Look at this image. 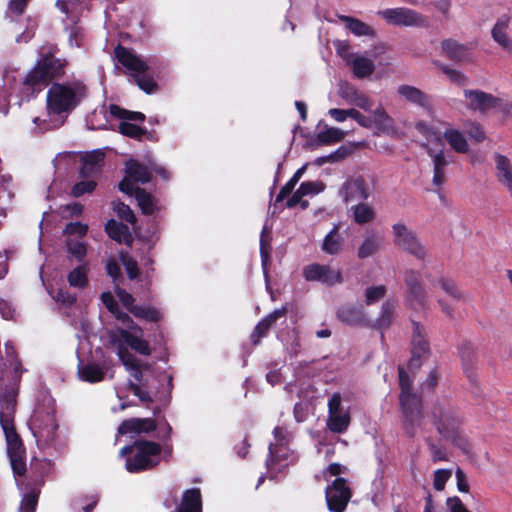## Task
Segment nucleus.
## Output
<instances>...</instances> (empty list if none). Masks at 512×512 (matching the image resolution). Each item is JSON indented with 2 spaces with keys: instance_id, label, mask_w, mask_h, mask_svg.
<instances>
[{
  "instance_id": "obj_1",
  "label": "nucleus",
  "mask_w": 512,
  "mask_h": 512,
  "mask_svg": "<svg viewBox=\"0 0 512 512\" xmlns=\"http://www.w3.org/2000/svg\"><path fill=\"white\" fill-rule=\"evenodd\" d=\"M88 88L80 80L52 83L47 92L46 103L50 114L61 115L72 112L87 97Z\"/></svg>"
},
{
  "instance_id": "obj_2",
  "label": "nucleus",
  "mask_w": 512,
  "mask_h": 512,
  "mask_svg": "<svg viewBox=\"0 0 512 512\" xmlns=\"http://www.w3.org/2000/svg\"><path fill=\"white\" fill-rule=\"evenodd\" d=\"M66 66L65 59L57 58L51 52L42 55L24 78V89L31 94L41 92L64 76Z\"/></svg>"
},
{
  "instance_id": "obj_3",
  "label": "nucleus",
  "mask_w": 512,
  "mask_h": 512,
  "mask_svg": "<svg viewBox=\"0 0 512 512\" xmlns=\"http://www.w3.org/2000/svg\"><path fill=\"white\" fill-rule=\"evenodd\" d=\"M114 57L132 77L134 83L145 93L153 94L158 90V84L150 74V67L143 59L129 48L118 44L114 48Z\"/></svg>"
},
{
  "instance_id": "obj_4",
  "label": "nucleus",
  "mask_w": 512,
  "mask_h": 512,
  "mask_svg": "<svg viewBox=\"0 0 512 512\" xmlns=\"http://www.w3.org/2000/svg\"><path fill=\"white\" fill-rule=\"evenodd\" d=\"M136 453L126 458V469L130 473L150 470L160 462L162 447L159 443L149 440L134 441Z\"/></svg>"
},
{
  "instance_id": "obj_5",
  "label": "nucleus",
  "mask_w": 512,
  "mask_h": 512,
  "mask_svg": "<svg viewBox=\"0 0 512 512\" xmlns=\"http://www.w3.org/2000/svg\"><path fill=\"white\" fill-rule=\"evenodd\" d=\"M399 404L403 414V429L405 434L413 438L423 419L422 396L414 392L399 395Z\"/></svg>"
},
{
  "instance_id": "obj_6",
  "label": "nucleus",
  "mask_w": 512,
  "mask_h": 512,
  "mask_svg": "<svg viewBox=\"0 0 512 512\" xmlns=\"http://www.w3.org/2000/svg\"><path fill=\"white\" fill-rule=\"evenodd\" d=\"M430 416L433 425L442 437L460 428L463 423L453 406L439 400L433 404Z\"/></svg>"
},
{
  "instance_id": "obj_7",
  "label": "nucleus",
  "mask_w": 512,
  "mask_h": 512,
  "mask_svg": "<svg viewBox=\"0 0 512 512\" xmlns=\"http://www.w3.org/2000/svg\"><path fill=\"white\" fill-rule=\"evenodd\" d=\"M378 15L389 25L418 28L429 27L426 16L406 7L387 8L379 11Z\"/></svg>"
},
{
  "instance_id": "obj_8",
  "label": "nucleus",
  "mask_w": 512,
  "mask_h": 512,
  "mask_svg": "<svg viewBox=\"0 0 512 512\" xmlns=\"http://www.w3.org/2000/svg\"><path fill=\"white\" fill-rule=\"evenodd\" d=\"M406 285V304L414 310L425 309L428 302V293L422 280L420 271L407 269L404 272Z\"/></svg>"
},
{
  "instance_id": "obj_9",
  "label": "nucleus",
  "mask_w": 512,
  "mask_h": 512,
  "mask_svg": "<svg viewBox=\"0 0 512 512\" xmlns=\"http://www.w3.org/2000/svg\"><path fill=\"white\" fill-rule=\"evenodd\" d=\"M142 368H148V364L139 363L136 368H131L128 371L131 372L132 377L136 382L129 381L128 390L138 397V399L145 405L154 402L155 398H160V391L156 385H154V380L150 381L148 378H144Z\"/></svg>"
},
{
  "instance_id": "obj_10",
  "label": "nucleus",
  "mask_w": 512,
  "mask_h": 512,
  "mask_svg": "<svg viewBox=\"0 0 512 512\" xmlns=\"http://www.w3.org/2000/svg\"><path fill=\"white\" fill-rule=\"evenodd\" d=\"M352 490L343 477H337L325 489V499L330 512H345L352 498Z\"/></svg>"
},
{
  "instance_id": "obj_11",
  "label": "nucleus",
  "mask_w": 512,
  "mask_h": 512,
  "mask_svg": "<svg viewBox=\"0 0 512 512\" xmlns=\"http://www.w3.org/2000/svg\"><path fill=\"white\" fill-rule=\"evenodd\" d=\"M394 242L401 249L407 251L417 259L423 260L426 251L417 239L415 233L407 228L405 224L396 223L392 226Z\"/></svg>"
},
{
  "instance_id": "obj_12",
  "label": "nucleus",
  "mask_w": 512,
  "mask_h": 512,
  "mask_svg": "<svg viewBox=\"0 0 512 512\" xmlns=\"http://www.w3.org/2000/svg\"><path fill=\"white\" fill-rule=\"evenodd\" d=\"M303 277L306 281L320 282L332 287L343 282V276L339 269H333L329 265L312 263L303 268Z\"/></svg>"
},
{
  "instance_id": "obj_13",
  "label": "nucleus",
  "mask_w": 512,
  "mask_h": 512,
  "mask_svg": "<svg viewBox=\"0 0 512 512\" xmlns=\"http://www.w3.org/2000/svg\"><path fill=\"white\" fill-rule=\"evenodd\" d=\"M464 97L468 100V109L481 113L499 107L502 102L500 98L478 89H465Z\"/></svg>"
},
{
  "instance_id": "obj_14",
  "label": "nucleus",
  "mask_w": 512,
  "mask_h": 512,
  "mask_svg": "<svg viewBox=\"0 0 512 512\" xmlns=\"http://www.w3.org/2000/svg\"><path fill=\"white\" fill-rule=\"evenodd\" d=\"M0 425L6 439L7 454H25L26 449L20 435L16 431L13 415L10 413L0 412Z\"/></svg>"
},
{
  "instance_id": "obj_15",
  "label": "nucleus",
  "mask_w": 512,
  "mask_h": 512,
  "mask_svg": "<svg viewBox=\"0 0 512 512\" xmlns=\"http://www.w3.org/2000/svg\"><path fill=\"white\" fill-rule=\"evenodd\" d=\"M105 153L101 150L87 152L80 160L79 177L96 179L101 171Z\"/></svg>"
},
{
  "instance_id": "obj_16",
  "label": "nucleus",
  "mask_w": 512,
  "mask_h": 512,
  "mask_svg": "<svg viewBox=\"0 0 512 512\" xmlns=\"http://www.w3.org/2000/svg\"><path fill=\"white\" fill-rule=\"evenodd\" d=\"M288 313V305H284L279 309H275L261 321L257 323L254 330L250 335L253 345H258L262 338L266 337L271 327L277 322L278 319L285 317Z\"/></svg>"
},
{
  "instance_id": "obj_17",
  "label": "nucleus",
  "mask_w": 512,
  "mask_h": 512,
  "mask_svg": "<svg viewBox=\"0 0 512 512\" xmlns=\"http://www.w3.org/2000/svg\"><path fill=\"white\" fill-rule=\"evenodd\" d=\"M344 200L349 201H365L370 196L368 184L363 176H357L348 179L344 185Z\"/></svg>"
},
{
  "instance_id": "obj_18",
  "label": "nucleus",
  "mask_w": 512,
  "mask_h": 512,
  "mask_svg": "<svg viewBox=\"0 0 512 512\" xmlns=\"http://www.w3.org/2000/svg\"><path fill=\"white\" fill-rule=\"evenodd\" d=\"M157 423L153 418H129L121 422L118 427L120 435L142 434L155 431Z\"/></svg>"
},
{
  "instance_id": "obj_19",
  "label": "nucleus",
  "mask_w": 512,
  "mask_h": 512,
  "mask_svg": "<svg viewBox=\"0 0 512 512\" xmlns=\"http://www.w3.org/2000/svg\"><path fill=\"white\" fill-rule=\"evenodd\" d=\"M273 436L276 442L269 444L266 465H269L270 461H277L286 456L285 454H280L279 451L287 450L289 442L287 429L285 427L276 426L273 429Z\"/></svg>"
},
{
  "instance_id": "obj_20",
  "label": "nucleus",
  "mask_w": 512,
  "mask_h": 512,
  "mask_svg": "<svg viewBox=\"0 0 512 512\" xmlns=\"http://www.w3.org/2000/svg\"><path fill=\"white\" fill-rule=\"evenodd\" d=\"M336 315L341 322L351 326L364 325L367 322L362 306L343 305L337 310Z\"/></svg>"
},
{
  "instance_id": "obj_21",
  "label": "nucleus",
  "mask_w": 512,
  "mask_h": 512,
  "mask_svg": "<svg viewBox=\"0 0 512 512\" xmlns=\"http://www.w3.org/2000/svg\"><path fill=\"white\" fill-rule=\"evenodd\" d=\"M171 512H202V494L199 488H190L183 492L180 503Z\"/></svg>"
},
{
  "instance_id": "obj_22",
  "label": "nucleus",
  "mask_w": 512,
  "mask_h": 512,
  "mask_svg": "<svg viewBox=\"0 0 512 512\" xmlns=\"http://www.w3.org/2000/svg\"><path fill=\"white\" fill-rule=\"evenodd\" d=\"M441 48L443 53L455 62L467 61L470 58V47L454 39H444L441 42Z\"/></svg>"
},
{
  "instance_id": "obj_23",
  "label": "nucleus",
  "mask_w": 512,
  "mask_h": 512,
  "mask_svg": "<svg viewBox=\"0 0 512 512\" xmlns=\"http://www.w3.org/2000/svg\"><path fill=\"white\" fill-rule=\"evenodd\" d=\"M105 232L117 243H124L127 246L133 244V236L129 227L122 222L110 219L105 224Z\"/></svg>"
},
{
  "instance_id": "obj_24",
  "label": "nucleus",
  "mask_w": 512,
  "mask_h": 512,
  "mask_svg": "<svg viewBox=\"0 0 512 512\" xmlns=\"http://www.w3.org/2000/svg\"><path fill=\"white\" fill-rule=\"evenodd\" d=\"M125 174L136 183L146 184L152 179L151 170L136 159H130L125 165Z\"/></svg>"
},
{
  "instance_id": "obj_25",
  "label": "nucleus",
  "mask_w": 512,
  "mask_h": 512,
  "mask_svg": "<svg viewBox=\"0 0 512 512\" xmlns=\"http://www.w3.org/2000/svg\"><path fill=\"white\" fill-rule=\"evenodd\" d=\"M494 158L498 181L508 189L512 196V166L510 160L499 153L495 154Z\"/></svg>"
},
{
  "instance_id": "obj_26",
  "label": "nucleus",
  "mask_w": 512,
  "mask_h": 512,
  "mask_svg": "<svg viewBox=\"0 0 512 512\" xmlns=\"http://www.w3.org/2000/svg\"><path fill=\"white\" fill-rule=\"evenodd\" d=\"M413 335L411 340V353L430 354L429 342L426 339L425 329L421 323L412 321Z\"/></svg>"
},
{
  "instance_id": "obj_27",
  "label": "nucleus",
  "mask_w": 512,
  "mask_h": 512,
  "mask_svg": "<svg viewBox=\"0 0 512 512\" xmlns=\"http://www.w3.org/2000/svg\"><path fill=\"white\" fill-rule=\"evenodd\" d=\"M508 24L509 18L507 16L499 18L492 28L491 35L493 40L504 50L512 52V42L506 32Z\"/></svg>"
},
{
  "instance_id": "obj_28",
  "label": "nucleus",
  "mask_w": 512,
  "mask_h": 512,
  "mask_svg": "<svg viewBox=\"0 0 512 512\" xmlns=\"http://www.w3.org/2000/svg\"><path fill=\"white\" fill-rule=\"evenodd\" d=\"M345 132L336 127H328L319 132L315 138L311 139L308 144L312 147L320 145H329L342 141L345 137Z\"/></svg>"
},
{
  "instance_id": "obj_29",
  "label": "nucleus",
  "mask_w": 512,
  "mask_h": 512,
  "mask_svg": "<svg viewBox=\"0 0 512 512\" xmlns=\"http://www.w3.org/2000/svg\"><path fill=\"white\" fill-rule=\"evenodd\" d=\"M344 239L339 234V225H335L333 229L325 236L321 249L329 255H336L343 249Z\"/></svg>"
},
{
  "instance_id": "obj_30",
  "label": "nucleus",
  "mask_w": 512,
  "mask_h": 512,
  "mask_svg": "<svg viewBox=\"0 0 512 512\" xmlns=\"http://www.w3.org/2000/svg\"><path fill=\"white\" fill-rule=\"evenodd\" d=\"M119 335L122 341L125 342L135 352L144 356H149L151 354L148 341L132 334L130 331L125 329H119Z\"/></svg>"
},
{
  "instance_id": "obj_31",
  "label": "nucleus",
  "mask_w": 512,
  "mask_h": 512,
  "mask_svg": "<svg viewBox=\"0 0 512 512\" xmlns=\"http://www.w3.org/2000/svg\"><path fill=\"white\" fill-rule=\"evenodd\" d=\"M428 155L432 157L434 165L432 182L435 186L440 187L445 182V168L448 165V161L442 150L434 153L432 149H429Z\"/></svg>"
},
{
  "instance_id": "obj_32",
  "label": "nucleus",
  "mask_w": 512,
  "mask_h": 512,
  "mask_svg": "<svg viewBox=\"0 0 512 512\" xmlns=\"http://www.w3.org/2000/svg\"><path fill=\"white\" fill-rule=\"evenodd\" d=\"M443 137L455 152L464 154L469 151L467 139L458 129H446Z\"/></svg>"
},
{
  "instance_id": "obj_33",
  "label": "nucleus",
  "mask_w": 512,
  "mask_h": 512,
  "mask_svg": "<svg viewBox=\"0 0 512 512\" xmlns=\"http://www.w3.org/2000/svg\"><path fill=\"white\" fill-rule=\"evenodd\" d=\"M396 305L397 302L394 299H388L385 302H383L381 306L380 315L374 323V328H376L377 330H383L390 327L394 318Z\"/></svg>"
},
{
  "instance_id": "obj_34",
  "label": "nucleus",
  "mask_w": 512,
  "mask_h": 512,
  "mask_svg": "<svg viewBox=\"0 0 512 512\" xmlns=\"http://www.w3.org/2000/svg\"><path fill=\"white\" fill-rule=\"evenodd\" d=\"M135 199L143 215L149 216L157 210V200L144 188L136 187Z\"/></svg>"
},
{
  "instance_id": "obj_35",
  "label": "nucleus",
  "mask_w": 512,
  "mask_h": 512,
  "mask_svg": "<svg viewBox=\"0 0 512 512\" xmlns=\"http://www.w3.org/2000/svg\"><path fill=\"white\" fill-rule=\"evenodd\" d=\"M351 33L356 36H374V29L363 21L351 16L342 15L339 17Z\"/></svg>"
},
{
  "instance_id": "obj_36",
  "label": "nucleus",
  "mask_w": 512,
  "mask_h": 512,
  "mask_svg": "<svg viewBox=\"0 0 512 512\" xmlns=\"http://www.w3.org/2000/svg\"><path fill=\"white\" fill-rule=\"evenodd\" d=\"M105 369L96 363H87L79 368V375L83 381L97 383L105 378Z\"/></svg>"
},
{
  "instance_id": "obj_37",
  "label": "nucleus",
  "mask_w": 512,
  "mask_h": 512,
  "mask_svg": "<svg viewBox=\"0 0 512 512\" xmlns=\"http://www.w3.org/2000/svg\"><path fill=\"white\" fill-rule=\"evenodd\" d=\"M351 422L349 411H343L333 415H328L327 427L328 429L337 434L344 433Z\"/></svg>"
},
{
  "instance_id": "obj_38",
  "label": "nucleus",
  "mask_w": 512,
  "mask_h": 512,
  "mask_svg": "<svg viewBox=\"0 0 512 512\" xmlns=\"http://www.w3.org/2000/svg\"><path fill=\"white\" fill-rule=\"evenodd\" d=\"M397 92L407 101L419 106L424 107L428 103L426 94L417 87L410 85H400L397 89Z\"/></svg>"
},
{
  "instance_id": "obj_39",
  "label": "nucleus",
  "mask_w": 512,
  "mask_h": 512,
  "mask_svg": "<svg viewBox=\"0 0 512 512\" xmlns=\"http://www.w3.org/2000/svg\"><path fill=\"white\" fill-rule=\"evenodd\" d=\"M67 281L71 287L79 289L85 288L89 283L88 265L82 264L75 267L68 273Z\"/></svg>"
},
{
  "instance_id": "obj_40",
  "label": "nucleus",
  "mask_w": 512,
  "mask_h": 512,
  "mask_svg": "<svg viewBox=\"0 0 512 512\" xmlns=\"http://www.w3.org/2000/svg\"><path fill=\"white\" fill-rule=\"evenodd\" d=\"M109 111L112 116L123 121L144 122L146 119L144 113L138 111H130L116 104H111L109 106Z\"/></svg>"
},
{
  "instance_id": "obj_41",
  "label": "nucleus",
  "mask_w": 512,
  "mask_h": 512,
  "mask_svg": "<svg viewBox=\"0 0 512 512\" xmlns=\"http://www.w3.org/2000/svg\"><path fill=\"white\" fill-rule=\"evenodd\" d=\"M351 210L353 212V219L355 223L359 225L369 223L375 218V211L373 208L363 202L352 206Z\"/></svg>"
},
{
  "instance_id": "obj_42",
  "label": "nucleus",
  "mask_w": 512,
  "mask_h": 512,
  "mask_svg": "<svg viewBox=\"0 0 512 512\" xmlns=\"http://www.w3.org/2000/svg\"><path fill=\"white\" fill-rule=\"evenodd\" d=\"M353 73L357 78H366L375 71L374 62L366 57H356L353 60Z\"/></svg>"
},
{
  "instance_id": "obj_43",
  "label": "nucleus",
  "mask_w": 512,
  "mask_h": 512,
  "mask_svg": "<svg viewBox=\"0 0 512 512\" xmlns=\"http://www.w3.org/2000/svg\"><path fill=\"white\" fill-rule=\"evenodd\" d=\"M306 170V165L300 167L293 176L285 183L284 186L281 187L279 193L275 199V205L279 202H282L286 197H288L294 190L295 186L301 179L302 175Z\"/></svg>"
},
{
  "instance_id": "obj_44",
  "label": "nucleus",
  "mask_w": 512,
  "mask_h": 512,
  "mask_svg": "<svg viewBox=\"0 0 512 512\" xmlns=\"http://www.w3.org/2000/svg\"><path fill=\"white\" fill-rule=\"evenodd\" d=\"M381 238L376 235H369L365 237L363 243L358 248L357 255L360 259H365L372 256L379 249Z\"/></svg>"
},
{
  "instance_id": "obj_45",
  "label": "nucleus",
  "mask_w": 512,
  "mask_h": 512,
  "mask_svg": "<svg viewBox=\"0 0 512 512\" xmlns=\"http://www.w3.org/2000/svg\"><path fill=\"white\" fill-rule=\"evenodd\" d=\"M459 354L462 360L464 371L468 373L474 367L476 362V352L474 347L469 342H464L459 346Z\"/></svg>"
},
{
  "instance_id": "obj_46",
  "label": "nucleus",
  "mask_w": 512,
  "mask_h": 512,
  "mask_svg": "<svg viewBox=\"0 0 512 512\" xmlns=\"http://www.w3.org/2000/svg\"><path fill=\"white\" fill-rule=\"evenodd\" d=\"M97 187V181L94 178H81L71 188V195L79 198L85 194H91Z\"/></svg>"
},
{
  "instance_id": "obj_47",
  "label": "nucleus",
  "mask_w": 512,
  "mask_h": 512,
  "mask_svg": "<svg viewBox=\"0 0 512 512\" xmlns=\"http://www.w3.org/2000/svg\"><path fill=\"white\" fill-rule=\"evenodd\" d=\"M450 441L455 447L461 450L464 454H469L471 451V444L468 438L462 433L461 429L458 428L453 432L443 437Z\"/></svg>"
},
{
  "instance_id": "obj_48",
  "label": "nucleus",
  "mask_w": 512,
  "mask_h": 512,
  "mask_svg": "<svg viewBox=\"0 0 512 512\" xmlns=\"http://www.w3.org/2000/svg\"><path fill=\"white\" fill-rule=\"evenodd\" d=\"M40 490L33 488L24 494L20 506L19 512H35L38 505Z\"/></svg>"
},
{
  "instance_id": "obj_49",
  "label": "nucleus",
  "mask_w": 512,
  "mask_h": 512,
  "mask_svg": "<svg viewBox=\"0 0 512 512\" xmlns=\"http://www.w3.org/2000/svg\"><path fill=\"white\" fill-rule=\"evenodd\" d=\"M438 284L440 285L441 289L454 300L459 301L464 298L462 290L458 287L457 283L453 279L441 277L438 279Z\"/></svg>"
},
{
  "instance_id": "obj_50",
  "label": "nucleus",
  "mask_w": 512,
  "mask_h": 512,
  "mask_svg": "<svg viewBox=\"0 0 512 512\" xmlns=\"http://www.w3.org/2000/svg\"><path fill=\"white\" fill-rule=\"evenodd\" d=\"M131 313L139 319L149 322H158L161 320V313L154 307L136 306L131 309Z\"/></svg>"
},
{
  "instance_id": "obj_51",
  "label": "nucleus",
  "mask_w": 512,
  "mask_h": 512,
  "mask_svg": "<svg viewBox=\"0 0 512 512\" xmlns=\"http://www.w3.org/2000/svg\"><path fill=\"white\" fill-rule=\"evenodd\" d=\"M119 132L129 138L142 141L143 140V134L144 127H140L136 124H133L128 121H122L119 124Z\"/></svg>"
},
{
  "instance_id": "obj_52",
  "label": "nucleus",
  "mask_w": 512,
  "mask_h": 512,
  "mask_svg": "<svg viewBox=\"0 0 512 512\" xmlns=\"http://www.w3.org/2000/svg\"><path fill=\"white\" fill-rule=\"evenodd\" d=\"M122 265L125 267L127 276L130 280L138 278L140 271L137 261L129 256L127 253H120L119 255Z\"/></svg>"
},
{
  "instance_id": "obj_53",
  "label": "nucleus",
  "mask_w": 512,
  "mask_h": 512,
  "mask_svg": "<svg viewBox=\"0 0 512 512\" xmlns=\"http://www.w3.org/2000/svg\"><path fill=\"white\" fill-rule=\"evenodd\" d=\"M67 252L78 262H83L87 254V246L83 242L67 240Z\"/></svg>"
},
{
  "instance_id": "obj_54",
  "label": "nucleus",
  "mask_w": 512,
  "mask_h": 512,
  "mask_svg": "<svg viewBox=\"0 0 512 512\" xmlns=\"http://www.w3.org/2000/svg\"><path fill=\"white\" fill-rule=\"evenodd\" d=\"M13 473L17 476L25 475L27 471L26 467V453H13L8 454Z\"/></svg>"
},
{
  "instance_id": "obj_55",
  "label": "nucleus",
  "mask_w": 512,
  "mask_h": 512,
  "mask_svg": "<svg viewBox=\"0 0 512 512\" xmlns=\"http://www.w3.org/2000/svg\"><path fill=\"white\" fill-rule=\"evenodd\" d=\"M387 289L384 285L371 286L365 290V303L366 305H372L378 302L386 295Z\"/></svg>"
},
{
  "instance_id": "obj_56",
  "label": "nucleus",
  "mask_w": 512,
  "mask_h": 512,
  "mask_svg": "<svg viewBox=\"0 0 512 512\" xmlns=\"http://www.w3.org/2000/svg\"><path fill=\"white\" fill-rule=\"evenodd\" d=\"M351 153V149L346 146L339 147L336 151L332 152L331 154L320 157L317 160V163L319 165H322L326 162H337L345 159L349 154Z\"/></svg>"
},
{
  "instance_id": "obj_57",
  "label": "nucleus",
  "mask_w": 512,
  "mask_h": 512,
  "mask_svg": "<svg viewBox=\"0 0 512 512\" xmlns=\"http://www.w3.org/2000/svg\"><path fill=\"white\" fill-rule=\"evenodd\" d=\"M398 374H399V386L401 389L399 395L413 393V391H412L413 379L409 376L408 372L401 365L398 367Z\"/></svg>"
},
{
  "instance_id": "obj_58",
  "label": "nucleus",
  "mask_w": 512,
  "mask_h": 512,
  "mask_svg": "<svg viewBox=\"0 0 512 512\" xmlns=\"http://www.w3.org/2000/svg\"><path fill=\"white\" fill-rule=\"evenodd\" d=\"M271 247L264 238V230L262 231L260 238V257L261 264L266 277H268V263L270 260Z\"/></svg>"
},
{
  "instance_id": "obj_59",
  "label": "nucleus",
  "mask_w": 512,
  "mask_h": 512,
  "mask_svg": "<svg viewBox=\"0 0 512 512\" xmlns=\"http://www.w3.org/2000/svg\"><path fill=\"white\" fill-rule=\"evenodd\" d=\"M303 196L315 195L325 189V185L321 181H304L298 187Z\"/></svg>"
},
{
  "instance_id": "obj_60",
  "label": "nucleus",
  "mask_w": 512,
  "mask_h": 512,
  "mask_svg": "<svg viewBox=\"0 0 512 512\" xmlns=\"http://www.w3.org/2000/svg\"><path fill=\"white\" fill-rule=\"evenodd\" d=\"M118 356L127 370L136 368L140 363L139 360L123 346H119Z\"/></svg>"
},
{
  "instance_id": "obj_61",
  "label": "nucleus",
  "mask_w": 512,
  "mask_h": 512,
  "mask_svg": "<svg viewBox=\"0 0 512 512\" xmlns=\"http://www.w3.org/2000/svg\"><path fill=\"white\" fill-rule=\"evenodd\" d=\"M452 475L451 470L448 469H438L434 472V480L433 486L435 490L442 491L445 488L447 481L450 479Z\"/></svg>"
},
{
  "instance_id": "obj_62",
  "label": "nucleus",
  "mask_w": 512,
  "mask_h": 512,
  "mask_svg": "<svg viewBox=\"0 0 512 512\" xmlns=\"http://www.w3.org/2000/svg\"><path fill=\"white\" fill-rule=\"evenodd\" d=\"M115 211L122 220H125L130 224L136 223L137 218L129 205L119 202L115 207Z\"/></svg>"
},
{
  "instance_id": "obj_63",
  "label": "nucleus",
  "mask_w": 512,
  "mask_h": 512,
  "mask_svg": "<svg viewBox=\"0 0 512 512\" xmlns=\"http://www.w3.org/2000/svg\"><path fill=\"white\" fill-rule=\"evenodd\" d=\"M359 91L349 83H343L339 86L338 94L347 103L351 104Z\"/></svg>"
},
{
  "instance_id": "obj_64",
  "label": "nucleus",
  "mask_w": 512,
  "mask_h": 512,
  "mask_svg": "<svg viewBox=\"0 0 512 512\" xmlns=\"http://www.w3.org/2000/svg\"><path fill=\"white\" fill-rule=\"evenodd\" d=\"M373 124H375L378 127L386 126L388 123L392 122L391 117L387 114L383 106L377 107L373 111Z\"/></svg>"
}]
</instances>
